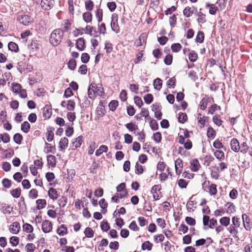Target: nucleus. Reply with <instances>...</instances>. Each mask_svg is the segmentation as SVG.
I'll use <instances>...</instances> for the list:
<instances>
[{"label":"nucleus","instance_id":"nucleus-1","mask_svg":"<svg viewBox=\"0 0 252 252\" xmlns=\"http://www.w3.org/2000/svg\"><path fill=\"white\" fill-rule=\"evenodd\" d=\"M63 35L62 30L57 29L54 30L50 37V42L53 46L58 45L62 41Z\"/></svg>","mask_w":252,"mask_h":252},{"label":"nucleus","instance_id":"nucleus-2","mask_svg":"<svg viewBox=\"0 0 252 252\" xmlns=\"http://www.w3.org/2000/svg\"><path fill=\"white\" fill-rule=\"evenodd\" d=\"M17 20L20 24L26 26H30L33 21V19L32 17L26 14L19 15L18 16Z\"/></svg>","mask_w":252,"mask_h":252},{"label":"nucleus","instance_id":"nucleus-3","mask_svg":"<svg viewBox=\"0 0 252 252\" xmlns=\"http://www.w3.org/2000/svg\"><path fill=\"white\" fill-rule=\"evenodd\" d=\"M239 152L243 154H248L250 157H252V148L246 142H243L240 144Z\"/></svg>","mask_w":252,"mask_h":252},{"label":"nucleus","instance_id":"nucleus-4","mask_svg":"<svg viewBox=\"0 0 252 252\" xmlns=\"http://www.w3.org/2000/svg\"><path fill=\"white\" fill-rule=\"evenodd\" d=\"M41 228L44 233H49L53 229L52 223L49 220H44L42 222Z\"/></svg>","mask_w":252,"mask_h":252},{"label":"nucleus","instance_id":"nucleus-5","mask_svg":"<svg viewBox=\"0 0 252 252\" xmlns=\"http://www.w3.org/2000/svg\"><path fill=\"white\" fill-rule=\"evenodd\" d=\"M161 189L160 185H156L154 186L151 189V193L154 200H157L159 199L160 197V190Z\"/></svg>","mask_w":252,"mask_h":252},{"label":"nucleus","instance_id":"nucleus-6","mask_svg":"<svg viewBox=\"0 0 252 252\" xmlns=\"http://www.w3.org/2000/svg\"><path fill=\"white\" fill-rule=\"evenodd\" d=\"M54 4V0H41L40 5L41 8L44 10L50 9Z\"/></svg>","mask_w":252,"mask_h":252},{"label":"nucleus","instance_id":"nucleus-7","mask_svg":"<svg viewBox=\"0 0 252 252\" xmlns=\"http://www.w3.org/2000/svg\"><path fill=\"white\" fill-rule=\"evenodd\" d=\"M91 87H93V89H94L93 91H94V92L96 95H98L101 97L104 96V93L103 91V88H102L101 85L92 84H91Z\"/></svg>","mask_w":252,"mask_h":252},{"label":"nucleus","instance_id":"nucleus-8","mask_svg":"<svg viewBox=\"0 0 252 252\" xmlns=\"http://www.w3.org/2000/svg\"><path fill=\"white\" fill-rule=\"evenodd\" d=\"M21 227L20 223L17 221H15L10 225L9 227V231L14 234L18 233L20 231Z\"/></svg>","mask_w":252,"mask_h":252},{"label":"nucleus","instance_id":"nucleus-9","mask_svg":"<svg viewBox=\"0 0 252 252\" xmlns=\"http://www.w3.org/2000/svg\"><path fill=\"white\" fill-rule=\"evenodd\" d=\"M111 27L112 30L116 33L120 32V29L117 24V16L115 14H113L112 16Z\"/></svg>","mask_w":252,"mask_h":252},{"label":"nucleus","instance_id":"nucleus-10","mask_svg":"<svg viewBox=\"0 0 252 252\" xmlns=\"http://www.w3.org/2000/svg\"><path fill=\"white\" fill-rule=\"evenodd\" d=\"M240 144L236 138H233L230 141L231 149L236 153L239 152Z\"/></svg>","mask_w":252,"mask_h":252},{"label":"nucleus","instance_id":"nucleus-11","mask_svg":"<svg viewBox=\"0 0 252 252\" xmlns=\"http://www.w3.org/2000/svg\"><path fill=\"white\" fill-rule=\"evenodd\" d=\"M175 168L176 174L180 175L183 168V163L182 159L178 158L175 161Z\"/></svg>","mask_w":252,"mask_h":252},{"label":"nucleus","instance_id":"nucleus-12","mask_svg":"<svg viewBox=\"0 0 252 252\" xmlns=\"http://www.w3.org/2000/svg\"><path fill=\"white\" fill-rule=\"evenodd\" d=\"M242 220L244 228L246 230L251 229V220L246 214L242 215Z\"/></svg>","mask_w":252,"mask_h":252},{"label":"nucleus","instance_id":"nucleus-13","mask_svg":"<svg viewBox=\"0 0 252 252\" xmlns=\"http://www.w3.org/2000/svg\"><path fill=\"white\" fill-rule=\"evenodd\" d=\"M95 113L97 119L103 117L105 115V110L101 104H99L97 107Z\"/></svg>","mask_w":252,"mask_h":252},{"label":"nucleus","instance_id":"nucleus-14","mask_svg":"<svg viewBox=\"0 0 252 252\" xmlns=\"http://www.w3.org/2000/svg\"><path fill=\"white\" fill-rule=\"evenodd\" d=\"M190 163V168L193 171L196 172L198 171L200 167L199 161L196 159L191 160Z\"/></svg>","mask_w":252,"mask_h":252},{"label":"nucleus","instance_id":"nucleus-15","mask_svg":"<svg viewBox=\"0 0 252 252\" xmlns=\"http://www.w3.org/2000/svg\"><path fill=\"white\" fill-rule=\"evenodd\" d=\"M68 144V140L67 138L63 137L61 139L59 142V148L60 150H64L67 147Z\"/></svg>","mask_w":252,"mask_h":252},{"label":"nucleus","instance_id":"nucleus-16","mask_svg":"<svg viewBox=\"0 0 252 252\" xmlns=\"http://www.w3.org/2000/svg\"><path fill=\"white\" fill-rule=\"evenodd\" d=\"M125 126L129 131L133 132L134 134H135L136 130L138 129V126L133 122H130L126 124Z\"/></svg>","mask_w":252,"mask_h":252},{"label":"nucleus","instance_id":"nucleus-17","mask_svg":"<svg viewBox=\"0 0 252 252\" xmlns=\"http://www.w3.org/2000/svg\"><path fill=\"white\" fill-rule=\"evenodd\" d=\"M198 125L200 127L204 126L206 121L208 120V118L206 116H201V114H199L197 117Z\"/></svg>","mask_w":252,"mask_h":252},{"label":"nucleus","instance_id":"nucleus-18","mask_svg":"<svg viewBox=\"0 0 252 252\" xmlns=\"http://www.w3.org/2000/svg\"><path fill=\"white\" fill-rule=\"evenodd\" d=\"M76 48L80 50L83 51L85 47V40L83 38H79L76 42Z\"/></svg>","mask_w":252,"mask_h":252},{"label":"nucleus","instance_id":"nucleus-19","mask_svg":"<svg viewBox=\"0 0 252 252\" xmlns=\"http://www.w3.org/2000/svg\"><path fill=\"white\" fill-rule=\"evenodd\" d=\"M57 232L59 235L63 236L67 234V228L64 224H62L58 228Z\"/></svg>","mask_w":252,"mask_h":252},{"label":"nucleus","instance_id":"nucleus-20","mask_svg":"<svg viewBox=\"0 0 252 252\" xmlns=\"http://www.w3.org/2000/svg\"><path fill=\"white\" fill-rule=\"evenodd\" d=\"M47 162L48 165L51 167H55L56 164V159L54 156L49 155L47 157Z\"/></svg>","mask_w":252,"mask_h":252},{"label":"nucleus","instance_id":"nucleus-21","mask_svg":"<svg viewBox=\"0 0 252 252\" xmlns=\"http://www.w3.org/2000/svg\"><path fill=\"white\" fill-rule=\"evenodd\" d=\"M54 129L50 127L47 129V131L46 132V139L48 142L52 141L54 139V133H53Z\"/></svg>","mask_w":252,"mask_h":252},{"label":"nucleus","instance_id":"nucleus-22","mask_svg":"<svg viewBox=\"0 0 252 252\" xmlns=\"http://www.w3.org/2000/svg\"><path fill=\"white\" fill-rule=\"evenodd\" d=\"M83 19L86 23H91L93 19L92 14L89 12H86L83 14Z\"/></svg>","mask_w":252,"mask_h":252},{"label":"nucleus","instance_id":"nucleus-23","mask_svg":"<svg viewBox=\"0 0 252 252\" xmlns=\"http://www.w3.org/2000/svg\"><path fill=\"white\" fill-rule=\"evenodd\" d=\"M48 195L50 198L55 200L57 198L58 194L55 189L53 188H50L48 190Z\"/></svg>","mask_w":252,"mask_h":252},{"label":"nucleus","instance_id":"nucleus-24","mask_svg":"<svg viewBox=\"0 0 252 252\" xmlns=\"http://www.w3.org/2000/svg\"><path fill=\"white\" fill-rule=\"evenodd\" d=\"M162 80L158 78H157L156 79H155L153 82L154 88L158 91L161 89L162 87Z\"/></svg>","mask_w":252,"mask_h":252},{"label":"nucleus","instance_id":"nucleus-25","mask_svg":"<svg viewBox=\"0 0 252 252\" xmlns=\"http://www.w3.org/2000/svg\"><path fill=\"white\" fill-rule=\"evenodd\" d=\"M36 205H37L36 208L38 210H40V209L44 208L45 207L46 204V202L45 199H38L36 201Z\"/></svg>","mask_w":252,"mask_h":252},{"label":"nucleus","instance_id":"nucleus-26","mask_svg":"<svg viewBox=\"0 0 252 252\" xmlns=\"http://www.w3.org/2000/svg\"><path fill=\"white\" fill-rule=\"evenodd\" d=\"M193 7H186L183 10V14L186 17H190L193 13Z\"/></svg>","mask_w":252,"mask_h":252},{"label":"nucleus","instance_id":"nucleus-27","mask_svg":"<svg viewBox=\"0 0 252 252\" xmlns=\"http://www.w3.org/2000/svg\"><path fill=\"white\" fill-rule=\"evenodd\" d=\"M214 156L219 160H223L224 159V154L222 151L217 150L214 152Z\"/></svg>","mask_w":252,"mask_h":252},{"label":"nucleus","instance_id":"nucleus-28","mask_svg":"<svg viewBox=\"0 0 252 252\" xmlns=\"http://www.w3.org/2000/svg\"><path fill=\"white\" fill-rule=\"evenodd\" d=\"M23 231L26 233H32L33 231V227L29 223H25L23 225Z\"/></svg>","mask_w":252,"mask_h":252},{"label":"nucleus","instance_id":"nucleus-29","mask_svg":"<svg viewBox=\"0 0 252 252\" xmlns=\"http://www.w3.org/2000/svg\"><path fill=\"white\" fill-rule=\"evenodd\" d=\"M108 150V148L105 145L101 146L95 152V155L96 156H100L103 153H106Z\"/></svg>","mask_w":252,"mask_h":252},{"label":"nucleus","instance_id":"nucleus-30","mask_svg":"<svg viewBox=\"0 0 252 252\" xmlns=\"http://www.w3.org/2000/svg\"><path fill=\"white\" fill-rule=\"evenodd\" d=\"M21 190L18 188L10 191L11 195L14 198H18L21 195Z\"/></svg>","mask_w":252,"mask_h":252},{"label":"nucleus","instance_id":"nucleus-31","mask_svg":"<svg viewBox=\"0 0 252 252\" xmlns=\"http://www.w3.org/2000/svg\"><path fill=\"white\" fill-rule=\"evenodd\" d=\"M8 47L9 50L11 51L17 52L18 51V46L17 44L13 42L9 43Z\"/></svg>","mask_w":252,"mask_h":252},{"label":"nucleus","instance_id":"nucleus-32","mask_svg":"<svg viewBox=\"0 0 252 252\" xmlns=\"http://www.w3.org/2000/svg\"><path fill=\"white\" fill-rule=\"evenodd\" d=\"M228 230L229 231V233L232 235V236L235 237L237 238L238 237V231L235 228V226L233 225H230L228 228Z\"/></svg>","mask_w":252,"mask_h":252},{"label":"nucleus","instance_id":"nucleus-33","mask_svg":"<svg viewBox=\"0 0 252 252\" xmlns=\"http://www.w3.org/2000/svg\"><path fill=\"white\" fill-rule=\"evenodd\" d=\"M221 225L224 226H227L230 224V218L229 217H223L220 220Z\"/></svg>","mask_w":252,"mask_h":252},{"label":"nucleus","instance_id":"nucleus-34","mask_svg":"<svg viewBox=\"0 0 252 252\" xmlns=\"http://www.w3.org/2000/svg\"><path fill=\"white\" fill-rule=\"evenodd\" d=\"M207 137L209 138L213 139L216 135V131L211 127H209L207 131Z\"/></svg>","mask_w":252,"mask_h":252},{"label":"nucleus","instance_id":"nucleus-35","mask_svg":"<svg viewBox=\"0 0 252 252\" xmlns=\"http://www.w3.org/2000/svg\"><path fill=\"white\" fill-rule=\"evenodd\" d=\"M153 247V244L149 241H146L142 245V249L143 250L151 251Z\"/></svg>","mask_w":252,"mask_h":252},{"label":"nucleus","instance_id":"nucleus-36","mask_svg":"<svg viewBox=\"0 0 252 252\" xmlns=\"http://www.w3.org/2000/svg\"><path fill=\"white\" fill-rule=\"evenodd\" d=\"M198 58L197 54L194 51H191L189 55V60L192 62H194L197 60Z\"/></svg>","mask_w":252,"mask_h":252},{"label":"nucleus","instance_id":"nucleus-37","mask_svg":"<svg viewBox=\"0 0 252 252\" xmlns=\"http://www.w3.org/2000/svg\"><path fill=\"white\" fill-rule=\"evenodd\" d=\"M84 234L87 237L92 238L94 236V233L91 228L88 227L85 229Z\"/></svg>","mask_w":252,"mask_h":252},{"label":"nucleus","instance_id":"nucleus-38","mask_svg":"<svg viewBox=\"0 0 252 252\" xmlns=\"http://www.w3.org/2000/svg\"><path fill=\"white\" fill-rule=\"evenodd\" d=\"M178 119L180 123L184 124L187 120L188 117L186 113H180L179 114Z\"/></svg>","mask_w":252,"mask_h":252},{"label":"nucleus","instance_id":"nucleus-39","mask_svg":"<svg viewBox=\"0 0 252 252\" xmlns=\"http://www.w3.org/2000/svg\"><path fill=\"white\" fill-rule=\"evenodd\" d=\"M207 7H209V13L211 14H215L218 10V7L214 4H206Z\"/></svg>","mask_w":252,"mask_h":252},{"label":"nucleus","instance_id":"nucleus-40","mask_svg":"<svg viewBox=\"0 0 252 252\" xmlns=\"http://www.w3.org/2000/svg\"><path fill=\"white\" fill-rule=\"evenodd\" d=\"M75 103L73 100H69L66 104V109L69 111H72L74 109Z\"/></svg>","mask_w":252,"mask_h":252},{"label":"nucleus","instance_id":"nucleus-41","mask_svg":"<svg viewBox=\"0 0 252 252\" xmlns=\"http://www.w3.org/2000/svg\"><path fill=\"white\" fill-rule=\"evenodd\" d=\"M10 138L8 134H0V142L2 141L4 143H7L9 141Z\"/></svg>","mask_w":252,"mask_h":252},{"label":"nucleus","instance_id":"nucleus-42","mask_svg":"<svg viewBox=\"0 0 252 252\" xmlns=\"http://www.w3.org/2000/svg\"><path fill=\"white\" fill-rule=\"evenodd\" d=\"M45 151L46 153H54L55 151V147L47 143H45Z\"/></svg>","mask_w":252,"mask_h":252},{"label":"nucleus","instance_id":"nucleus-43","mask_svg":"<svg viewBox=\"0 0 252 252\" xmlns=\"http://www.w3.org/2000/svg\"><path fill=\"white\" fill-rule=\"evenodd\" d=\"M118 106V102L117 100H112L109 104V107L110 110L114 111Z\"/></svg>","mask_w":252,"mask_h":252},{"label":"nucleus","instance_id":"nucleus-44","mask_svg":"<svg viewBox=\"0 0 252 252\" xmlns=\"http://www.w3.org/2000/svg\"><path fill=\"white\" fill-rule=\"evenodd\" d=\"M21 87V85L19 83H13L11 84L12 91L14 94L17 93Z\"/></svg>","mask_w":252,"mask_h":252},{"label":"nucleus","instance_id":"nucleus-45","mask_svg":"<svg viewBox=\"0 0 252 252\" xmlns=\"http://www.w3.org/2000/svg\"><path fill=\"white\" fill-rule=\"evenodd\" d=\"M16 94H18L19 96L23 98H25L27 96L26 90L25 89H22V87L20 89H19L18 92Z\"/></svg>","mask_w":252,"mask_h":252},{"label":"nucleus","instance_id":"nucleus-46","mask_svg":"<svg viewBox=\"0 0 252 252\" xmlns=\"http://www.w3.org/2000/svg\"><path fill=\"white\" fill-rule=\"evenodd\" d=\"M177 184L179 187L181 189L186 188L188 185V182L183 179L178 180Z\"/></svg>","mask_w":252,"mask_h":252},{"label":"nucleus","instance_id":"nucleus-47","mask_svg":"<svg viewBox=\"0 0 252 252\" xmlns=\"http://www.w3.org/2000/svg\"><path fill=\"white\" fill-rule=\"evenodd\" d=\"M19 238L16 236H12L10 238V243L12 245V246H16L19 244Z\"/></svg>","mask_w":252,"mask_h":252},{"label":"nucleus","instance_id":"nucleus-48","mask_svg":"<svg viewBox=\"0 0 252 252\" xmlns=\"http://www.w3.org/2000/svg\"><path fill=\"white\" fill-rule=\"evenodd\" d=\"M30 127V124L28 122H24L21 126V129L24 132H27Z\"/></svg>","mask_w":252,"mask_h":252},{"label":"nucleus","instance_id":"nucleus-49","mask_svg":"<svg viewBox=\"0 0 252 252\" xmlns=\"http://www.w3.org/2000/svg\"><path fill=\"white\" fill-rule=\"evenodd\" d=\"M25 248L27 252H33L35 249V246L32 243H28L26 245Z\"/></svg>","mask_w":252,"mask_h":252},{"label":"nucleus","instance_id":"nucleus-50","mask_svg":"<svg viewBox=\"0 0 252 252\" xmlns=\"http://www.w3.org/2000/svg\"><path fill=\"white\" fill-rule=\"evenodd\" d=\"M182 46L179 43H174L171 45V49L173 52H178L181 49Z\"/></svg>","mask_w":252,"mask_h":252},{"label":"nucleus","instance_id":"nucleus-51","mask_svg":"<svg viewBox=\"0 0 252 252\" xmlns=\"http://www.w3.org/2000/svg\"><path fill=\"white\" fill-rule=\"evenodd\" d=\"M52 115L51 110L48 108H44L43 109V116L45 119H49Z\"/></svg>","mask_w":252,"mask_h":252},{"label":"nucleus","instance_id":"nucleus-52","mask_svg":"<svg viewBox=\"0 0 252 252\" xmlns=\"http://www.w3.org/2000/svg\"><path fill=\"white\" fill-rule=\"evenodd\" d=\"M213 147L218 149H220L223 148L222 143L219 140L216 139L213 143Z\"/></svg>","mask_w":252,"mask_h":252},{"label":"nucleus","instance_id":"nucleus-53","mask_svg":"<svg viewBox=\"0 0 252 252\" xmlns=\"http://www.w3.org/2000/svg\"><path fill=\"white\" fill-rule=\"evenodd\" d=\"M93 87H91L90 85L88 89V96L91 99H94L96 95L94 92V91H93Z\"/></svg>","mask_w":252,"mask_h":252},{"label":"nucleus","instance_id":"nucleus-54","mask_svg":"<svg viewBox=\"0 0 252 252\" xmlns=\"http://www.w3.org/2000/svg\"><path fill=\"white\" fill-rule=\"evenodd\" d=\"M133 138L131 135L126 133L124 135V140L126 144H130L132 141Z\"/></svg>","mask_w":252,"mask_h":252},{"label":"nucleus","instance_id":"nucleus-55","mask_svg":"<svg viewBox=\"0 0 252 252\" xmlns=\"http://www.w3.org/2000/svg\"><path fill=\"white\" fill-rule=\"evenodd\" d=\"M144 99L146 103L150 104L153 100V95L150 94H148L145 95Z\"/></svg>","mask_w":252,"mask_h":252},{"label":"nucleus","instance_id":"nucleus-56","mask_svg":"<svg viewBox=\"0 0 252 252\" xmlns=\"http://www.w3.org/2000/svg\"><path fill=\"white\" fill-rule=\"evenodd\" d=\"M176 82V79L175 77H172L169 79L166 83L167 86L168 88H174Z\"/></svg>","mask_w":252,"mask_h":252},{"label":"nucleus","instance_id":"nucleus-57","mask_svg":"<svg viewBox=\"0 0 252 252\" xmlns=\"http://www.w3.org/2000/svg\"><path fill=\"white\" fill-rule=\"evenodd\" d=\"M38 195V191L35 189H32L29 192V197L32 199L36 198Z\"/></svg>","mask_w":252,"mask_h":252},{"label":"nucleus","instance_id":"nucleus-58","mask_svg":"<svg viewBox=\"0 0 252 252\" xmlns=\"http://www.w3.org/2000/svg\"><path fill=\"white\" fill-rule=\"evenodd\" d=\"M134 100L135 104L139 108H140L143 104L141 98L139 96H135Z\"/></svg>","mask_w":252,"mask_h":252},{"label":"nucleus","instance_id":"nucleus-59","mask_svg":"<svg viewBox=\"0 0 252 252\" xmlns=\"http://www.w3.org/2000/svg\"><path fill=\"white\" fill-rule=\"evenodd\" d=\"M129 228L130 229L135 231L139 230V228L137 226L135 221H133L130 223V224L129 225Z\"/></svg>","mask_w":252,"mask_h":252},{"label":"nucleus","instance_id":"nucleus-60","mask_svg":"<svg viewBox=\"0 0 252 252\" xmlns=\"http://www.w3.org/2000/svg\"><path fill=\"white\" fill-rule=\"evenodd\" d=\"M209 192L211 195H215L217 192L216 185L212 184L209 187Z\"/></svg>","mask_w":252,"mask_h":252},{"label":"nucleus","instance_id":"nucleus-61","mask_svg":"<svg viewBox=\"0 0 252 252\" xmlns=\"http://www.w3.org/2000/svg\"><path fill=\"white\" fill-rule=\"evenodd\" d=\"M204 34L202 32H198L196 37V41L199 43H202L204 40Z\"/></svg>","mask_w":252,"mask_h":252},{"label":"nucleus","instance_id":"nucleus-62","mask_svg":"<svg viewBox=\"0 0 252 252\" xmlns=\"http://www.w3.org/2000/svg\"><path fill=\"white\" fill-rule=\"evenodd\" d=\"M154 239L155 242L157 243H158L159 242H161L163 241L164 237L162 234H159L158 235L154 236Z\"/></svg>","mask_w":252,"mask_h":252},{"label":"nucleus","instance_id":"nucleus-63","mask_svg":"<svg viewBox=\"0 0 252 252\" xmlns=\"http://www.w3.org/2000/svg\"><path fill=\"white\" fill-rule=\"evenodd\" d=\"M120 98L122 101H125L127 100V93L126 90H123L121 92Z\"/></svg>","mask_w":252,"mask_h":252},{"label":"nucleus","instance_id":"nucleus-64","mask_svg":"<svg viewBox=\"0 0 252 252\" xmlns=\"http://www.w3.org/2000/svg\"><path fill=\"white\" fill-rule=\"evenodd\" d=\"M186 222L190 225L193 226L195 224L196 221L195 220L191 217H187L185 219Z\"/></svg>","mask_w":252,"mask_h":252}]
</instances>
